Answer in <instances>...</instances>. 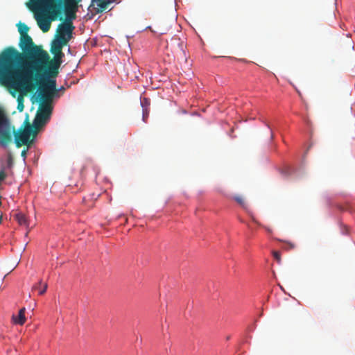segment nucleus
Segmentation results:
<instances>
[{
    "instance_id": "nucleus-7",
    "label": "nucleus",
    "mask_w": 355,
    "mask_h": 355,
    "mask_svg": "<svg viewBox=\"0 0 355 355\" xmlns=\"http://www.w3.org/2000/svg\"><path fill=\"white\" fill-rule=\"evenodd\" d=\"M81 0H63V7L65 6L66 19L64 21H71L76 18V11L71 10V8H75L76 4Z\"/></svg>"
},
{
    "instance_id": "nucleus-23",
    "label": "nucleus",
    "mask_w": 355,
    "mask_h": 355,
    "mask_svg": "<svg viewBox=\"0 0 355 355\" xmlns=\"http://www.w3.org/2000/svg\"><path fill=\"white\" fill-rule=\"evenodd\" d=\"M64 89H64V87H60V89H58V92H59V91H64Z\"/></svg>"
},
{
    "instance_id": "nucleus-11",
    "label": "nucleus",
    "mask_w": 355,
    "mask_h": 355,
    "mask_svg": "<svg viewBox=\"0 0 355 355\" xmlns=\"http://www.w3.org/2000/svg\"><path fill=\"white\" fill-rule=\"evenodd\" d=\"M42 88L53 92L57 94H58V90L56 88V81L53 79H49L44 81L43 79V86Z\"/></svg>"
},
{
    "instance_id": "nucleus-18",
    "label": "nucleus",
    "mask_w": 355,
    "mask_h": 355,
    "mask_svg": "<svg viewBox=\"0 0 355 355\" xmlns=\"http://www.w3.org/2000/svg\"><path fill=\"white\" fill-rule=\"evenodd\" d=\"M234 200L243 208H245V202L241 196H235Z\"/></svg>"
},
{
    "instance_id": "nucleus-10",
    "label": "nucleus",
    "mask_w": 355,
    "mask_h": 355,
    "mask_svg": "<svg viewBox=\"0 0 355 355\" xmlns=\"http://www.w3.org/2000/svg\"><path fill=\"white\" fill-rule=\"evenodd\" d=\"M67 43L68 42H66L62 37H60V38H56L52 44L51 52L53 54L61 53L63 46L67 45Z\"/></svg>"
},
{
    "instance_id": "nucleus-17",
    "label": "nucleus",
    "mask_w": 355,
    "mask_h": 355,
    "mask_svg": "<svg viewBox=\"0 0 355 355\" xmlns=\"http://www.w3.org/2000/svg\"><path fill=\"white\" fill-rule=\"evenodd\" d=\"M54 55H55V57L53 60L58 62L60 64H61L62 58V57H64V53H62V51H61V53H54Z\"/></svg>"
},
{
    "instance_id": "nucleus-6",
    "label": "nucleus",
    "mask_w": 355,
    "mask_h": 355,
    "mask_svg": "<svg viewBox=\"0 0 355 355\" xmlns=\"http://www.w3.org/2000/svg\"><path fill=\"white\" fill-rule=\"evenodd\" d=\"M73 29L74 26L71 21H64L58 27L56 38L62 37L66 42H68L72 37Z\"/></svg>"
},
{
    "instance_id": "nucleus-15",
    "label": "nucleus",
    "mask_w": 355,
    "mask_h": 355,
    "mask_svg": "<svg viewBox=\"0 0 355 355\" xmlns=\"http://www.w3.org/2000/svg\"><path fill=\"white\" fill-rule=\"evenodd\" d=\"M17 110H19V112H22L24 109V96L23 94H20L18 97H17Z\"/></svg>"
},
{
    "instance_id": "nucleus-13",
    "label": "nucleus",
    "mask_w": 355,
    "mask_h": 355,
    "mask_svg": "<svg viewBox=\"0 0 355 355\" xmlns=\"http://www.w3.org/2000/svg\"><path fill=\"white\" fill-rule=\"evenodd\" d=\"M48 285L46 283L42 284V280L33 286V290H37L40 295H43L46 291Z\"/></svg>"
},
{
    "instance_id": "nucleus-8",
    "label": "nucleus",
    "mask_w": 355,
    "mask_h": 355,
    "mask_svg": "<svg viewBox=\"0 0 355 355\" xmlns=\"http://www.w3.org/2000/svg\"><path fill=\"white\" fill-rule=\"evenodd\" d=\"M119 0H92L89 7L95 6L96 13H100L108 8L110 4L118 2Z\"/></svg>"
},
{
    "instance_id": "nucleus-20",
    "label": "nucleus",
    "mask_w": 355,
    "mask_h": 355,
    "mask_svg": "<svg viewBox=\"0 0 355 355\" xmlns=\"http://www.w3.org/2000/svg\"><path fill=\"white\" fill-rule=\"evenodd\" d=\"M148 114H149V110H148V107L143 108V120L144 121H146V119L148 116Z\"/></svg>"
},
{
    "instance_id": "nucleus-1",
    "label": "nucleus",
    "mask_w": 355,
    "mask_h": 355,
    "mask_svg": "<svg viewBox=\"0 0 355 355\" xmlns=\"http://www.w3.org/2000/svg\"><path fill=\"white\" fill-rule=\"evenodd\" d=\"M23 60L24 55L15 48L5 49L0 53V82L24 94L38 88L40 105H51L53 98L59 95L42 88L43 73H40V66L30 64V69L20 70L17 65Z\"/></svg>"
},
{
    "instance_id": "nucleus-12",
    "label": "nucleus",
    "mask_w": 355,
    "mask_h": 355,
    "mask_svg": "<svg viewBox=\"0 0 355 355\" xmlns=\"http://www.w3.org/2000/svg\"><path fill=\"white\" fill-rule=\"evenodd\" d=\"M25 308H22L19 310L17 317L13 316V320L16 324H19L20 325H22L26 322V317H25Z\"/></svg>"
},
{
    "instance_id": "nucleus-2",
    "label": "nucleus",
    "mask_w": 355,
    "mask_h": 355,
    "mask_svg": "<svg viewBox=\"0 0 355 355\" xmlns=\"http://www.w3.org/2000/svg\"><path fill=\"white\" fill-rule=\"evenodd\" d=\"M31 5L37 25L44 33L49 31L51 21L63 11V0H31Z\"/></svg>"
},
{
    "instance_id": "nucleus-9",
    "label": "nucleus",
    "mask_w": 355,
    "mask_h": 355,
    "mask_svg": "<svg viewBox=\"0 0 355 355\" xmlns=\"http://www.w3.org/2000/svg\"><path fill=\"white\" fill-rule=\"evenodd\" d=\"M47 64H48V71H49V76L51 77L57 76V75L58 73V69L61 64H60L58 62L53 61V60L49 61V60L46 64H44L42 65L39 64L40 69V73H42L41 71L43 69V67H44Z\"/></svg>"
},
{
    "instance_id": "nucleus-21",
    "label": "nucleus",
    "mask_w": 355,
    "mask_h": 355,
    "mask_svg": "<svg viewBox=\"0 0 355 355\" xmlns=\"http://www.w3.org/2000/svg\"><path fill=\"white\" fill-rule=\"evenodd\" d=\"M272 255L274 257V258L278 261V262H280L281 261V254H280V252H277V251H273L272 252Z\"/></svg>"
},
{
    "instance_id": "nucleus-25",
    "label": "nucleus",
    "mask_w": 355,
    "mask_h": 355,
    "mask_svg": "<svg viewBox=\"0 0 355 355\" xmlns=\"http://www.w3.org/2000/svg\"><path fill=\"white\" fill-rule=\"evenodd\" d=\"M297 93H298L299 96L302 98V94H301V92H300V91H298V90H297Z\"/></svg>"
},
{
    "instance_id": "nucleus-4",
    "label": "nucleus",
    "mask_w": 355,
    "mask_h": 355,
    "mask_svg": "<svg viewBox=\"0 0 355 355\" xmlns=\"http://www.w3.org/2000/svg\"><path fill=\"white\" fill-rule=\"evenodd\" d=\"M19 46L22 51L26 54L27 57L31 60L22 70L29 68L30 64L40 66L46 64L49 55L48 53L44 51L41 46L35 45L30 35L26 34L20 37Z\"/></svg>"
},
{
    "instance_id": "nucleus-26",
    "label": "nucleus",
    "mask_w": 355,
    "mask_h": 355,
    "mask_svg": "<svg viewBox=\"0 0 355 355\" xmlns=\"http://www.w3.org/2000/svg\"><path fill=\"white\" fill-rule=\"evenodd\" d=\"M266 231H268V232H270V228H266Z\"/></svg>"
},
{
    "instance_id": "nucleus-19",
    "label": "nucleus",
    "mask_w": 355,
    "mask_h": 355,
    "mask_svg": "<svg viewBox=\"0 0 355 355\" xmlns=\"http://www.w3.org/2000/svg\"><path fill=\"white\" fill-rule=\"evenodd\" d=\"M141 103L143 108H145V107H148V106L150 104V101L148 98H143V100H141Z\"/></svg>"
},
{
    "instance_id": "nucleus-22",
    "label": "nucleus",
    "mask_w": 355,
    "mask_h": 355,
    "mask_svg": "<svg viewBox=\"0 0 355 355\" xmlns=\"http://www.w3.org/2000/svg\"><path fill=\"white\" fill-rule=\"evenodd\" d=\"M28 148L24 149L21 153V156L23 157L24 159L26 158V154H27Z\"/></svg>"
},
{
    "instance_id": "nucleus-5",
    "label": "nucleus",
    "mask_w": 355,
    "mask_h": 355,
    "mask_svg": "<svg viewBox=\"0 0 355 355\" xmlns=\"http://www.w3.org/2000/svg\"><path fill=\"white\" fill-rule=\"evenodd\" d=\"M52 112L51 105H40V109L33 121V127L35 129L34 134L36 135L37 130L44 126L50 118Z\"/></svg>"
},
{
    "instance_id": "nucleus-14",
    "label": "nucleus",
    "mask_w": 355,
    "mask_h": 355,
    "mask_svg": "<svg viewBox=\"0 0 355 355\" xmlns=\"http://www.w3.org/2000/svg\"><path fill=\"white\" fill-rule=\"evenodd\" d=\"M15 219L17 220L20 225L28 226L27 218L23 213H18L15 216Z\"/></svg>"
},
{
    "instance_id": "nucleus-27",
    "label": "nucleus",
    "mask_w": 355,
    "mask_h": 355,
    "mask_svg": "<svg viewBox=\"0 0 355 355\" xmlns=\"http://www.w3.org/2000/svg\"><path fill=\"white\" fill-rule=\"evenodd\" d=\"M60 20H63V17H60Z\"/></svg>"
},
{
    "instance_id": "nucleus-16",
    "label": "nucleus",
    "mask_w": 355,
    "mask_h": 355,
    "mask_svg": "<svg viewBox=\"0 0 355 355\" xmlns=\"http://www.w3.org/2000/svg\"><path fill=\"white\" fill-rule=\"evenodd\" d=\"M18 31H19L21 36H22V35H25L26 34H28L27 33L29 31V28L25 24L19 23L18 24Z\"/></svg>"
},
{
    "instance_id": "nucleus-3",
    "label": "nucleus",
    "mask_w": 355,
    "mask_h": 355,
    "mask_svg": "<svg viewBox=\"0 0 355 355\" xmlns=\"http://www.w3.org/2000/svg\"><path fill=\"white\" fill-rule=\"evenodd\" d=\"M35 129L32 125H27L26 128H20L18 131L15 130L4 114L0 109V146L2 147H7L13 141L17 148H20L23 145H26L29 141V138L31 134L35 137Z\"/></svg>"
},
{
    "instance_id": "nucleus-24",
    "label": "nucleus",
    "mask_w": 355,
    "mask_h": 355,
    "mask_svg": "<svg viewBox=\"0 0 355 355\" xmlns=\"http://www.w3.org/2000/svg\"><path fill=\"white\" fill-rule=\"evenodd\" d=\"M2 222V214L0 213V223Z\"/></svg>"
}]
</instances>
